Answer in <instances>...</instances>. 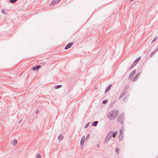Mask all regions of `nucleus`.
<instances>
[{
  "instance_id": "4be33fe9",
  "label": "nucleus",
  "mask_w": 158,
  "mask_h": 158,
  "mask_svg": "<svg viewBox=\"0 0 158 158\" xmlns=\"http://www.w3.org/2000/svg\"><path fill=\"white\" fill-rule=\"evenodd\" d=\"M63 137L62 135H60L58 137V139H60V140H61L63 139Z\"/></svg>"
},
{
  "instance_id": "f8f14e48",
  "label": "nucleus",
  "mask_w": 158,
  "mask_h": 158,
  "mask_svg": "<svg viewBox=\"0 0 158 158\" xmlns=\"http://www.w3.org/2000/svg\"><path fill=\"white\" fill-rule=\"evenodd\" d=\"M136 71V69H134L133 70L131 73L130 74L129 77V78L131 77H132L134 74L135 73Z\"/></svg>"
},
{
  "instance_id": "7c9ffc66",
  "label": "nucleus",
  "mask_w": 158,
  "mask_h": 158,
  "mask_svg": "<svg viewBox=\"0 0 158 158\" xmlns=\"http://www.w3.org/2000/svg\"><path fill=\"white\" fill-rule=\"evenodd\" d=\"M39 112V111L38 110H37L36 111V114H37Z\"/></svg>"
},
{
  "instance_id": "2eb2a0df",
  "label": "nucleus",
  "mask_w": 158,
  "mask_h": 158,
  "mask_svg": "<svg viewBox=\"0 0 158 158\" xmlns=\"http://www.w3.org/2000/svg\"><path fill=\"white\" fill-rule=\"evenodd\" d=\"M158 48V47L157 48H156L155 51H153L150 54V56L152 57L153 55L155 54V53L157 51V49Z\"/></svg>"
},
{
  "instance_id": "6e6552de",
  "label": "nucleus",
  "mask_w": 158,
  "mask_h": 158,
  "mask_svg": "<svg viewBox=\"0 0 158 158\" xmlns=\"http://www.w3.org/2000/svg\"><path fill=\"white\" fill-rule=\"evenodd\" d=\"M109 132L111 133V135L112 137L114 138L116 137L117 135V131L114 132L113 131H110Z\"/></svg>"
},
{
  "instance_id": "9b49d317",
  "label": "nucleus",
  "mask_w": 158,
  "mask_h": 158,
  "mask_svg": "<svg viewBox=\"0 0 158 158\" xmlns=\"http://www.w3.org/2000/svg\"><path fill=\"white\" fill-rule=\"evenodd\" d=\"M84 140H85V137L84 136H83L80 141V144L81 146H83L84 145Z\"/></svg>"
},
{
  "instance_id": "c85d7f7f",
  "label": "nucleus",
  "mask_w": 158,
  "mask_h": 158,
  "mask_svg": "<svg viewBox=\"0 0 158 158\" xmlns=\"http://www.w3.org/2000/svg\"><path fill=\"white\" fill-rule=\"evenodd\" d=\"M119 151V149L118 148H117L115 149V152L118 154V152Z\"/></svg>"
},
{
  "instance_id": "20e7f679",
  "label": "nucleus",
  "mask_w": 158,
  "mask_h": 158,
  "mask_svg": "<svg viewBox=\"0 0 158 158\" xmlns=\"http://www.w3.org/2000/svg\"><path fill=\"white\" fill-rule=\"evenodd\" d=\"M141 58V56H140L138 58H137L136 59L134 62L131 65V67L130 68V69H131L132 68L135 66L136 64L138 63V62H139V59H140Z\"/></svg>"
},
{
  "instance_id": "f03ea898",
  "label": "nucleus",
  "mask_w": 158,
  "mask_h": 158,
  "mask_svg": "<svg viewBox=\"0 0 158 158\" xmlns=\"http://www.w3.org/2000/svg\"><path fill=\"white\" fill-rule=\"evenodd\" d=\"M124 117L123 114L120 115L118 117L117 121L118 122H120L122 126H123L124 122Z\"/></svg>"
},
{
  "instance_id": "9d476101",
  "label": "nucleus",
  "mask_w": 158,
  "mask_h": 158,
  "mask_svg": "<svg viewBox=\"0 0 158 158\" xmlns=\"http://www.w3.org/2000/svg\"><path fill=\"white\" fill-rule=\"evenodd\" d=\"M41 67V66L40 65H37L33 67L32 69L33 71L39 69Z\"/></svg>"
},
{
  "instance_id": "cd10ccee",
  "label": "nucleus",
  "mask_w": 158,
  "mask_h": 158,
  "mask_svg": "<svg viewBox=\"0 0 158 158\" xmlns=\"http://www.w3.org/2000/svg\"><path fill=\"white\" fill-rule=\"evenodd\" d=\"M41 157V154L40 153H39L37 155V158H40Z\"/></svg>"
},
{
  "instance_id": "423d86ee",
  "label": "nucleus",
  "mask_w": 158,
  "mask_h": 158,
  "mask_svg": "<svg viewBox=\"0 0 158 158\" xmlns=\"http://www.w3.org/2000/svg\"><path fill=\"white\" fill-rule=\"evenodd\" d=\"M140 73H138L132 79V81L133 82L135 81L138 78L139 75H140Z\"/></svg>"
},
{
  "instance_id": "f3484780",
  "label": "nucleus",
  "mask_w": 158,
  "mask_h": 158,
  "mask_svg": "<svg viewBox=\"0 0 158 158\" xmlns=\"http://www.w3.org/2000/svg\"><path fill=\"white\" fill-rule=\"evenodd\" d=\"M123 137V134H120V135H119V139L120 140H122V139Z\"/></svg>"
},
{
  "instance_id": "0eeeda50",
  "label": "nucleus",
  "mask_w": 158,
  "mask_h": 158,
  "mask_svg": "<svg viewBox=\"0 0 158 158\" xmlns=\"http://www.w3.org/2000/svg\"><path fill=\"white\" fill-rule=\"evenodd\" d=\"M73 44V43L72 42L68 44L65 46V47L64 48V49L65 50H67L69 49L72 46Z\"/></svg>"
},
{
  "instance_id": "393cba45",
  "label": "nucleus",
  "mask_w": 158,
  "mask_h": 158,
  "mask_svg": "<svg viewBox=\"0 0 158 158\" xmlns=\"http://www.w3.org/2000/svg\"><path fill=\"white\" fill-rule=\"evenodd\" d=\"M89 122L87 123L85 126L84 127L85 128H87L89 126Z\"/></svg>"
},
{
  "instance_id": "a211bd4d",
  "label": "nucleus",
  "mask_w": 158,
  "mask_h": 158,
  "mask_svg": "<svg viewBox=\"0 0 158 158\" xmlns=\"http://www.w3.org/2000/svg\"><path fill=\"white\" fill-rule=\"evenodd\" d=\"M18 0H10L9 2L11 3H15Z\"/></svg>"
},
{
  "instance_id": "4468645a",
  "label": "nucleus",
  "mask_w": 158,
  "mask_h": 158,
  "mask_svg": "<svg viewBox=\"0 0 158 158\" xmlns=\"http://www.w3.org/2000/svg\"><path fill=\"white\" fill-rule=\"evenodd\" d=\"M98 123V121H95L92 123V125L93 126L96 127Z\"/></svg>"
},
{
  "instance_id": "f257e3e1",
  "label": "nucleus",
  "mask_w": 158,
  "mask_h": 158,
  "mask_svg": "<svg viewBox=\"0 0 158 158\" xmlns=\"http://www.w3.org/2000/svg\"><path fill=\"white\" fill-rule=\"evenodd\" d=\"M118 112L117 110H114L110 112L107 114V117L110 120L114 119L117 116Z\"/></svg>"
},
{
  "instance_id": "2f4dec72",
  "label": "nucleus",
  "mask_w": 158,
  "mask_h": 158,
  "mask_svg": "<svg viewBox=\"0 0 158 158\" xmlns=\"http://www.w3.org/2000/svg\"><path fill=\"white\" fill-rule=\"evenodd\" d=\"M97 147H99V146L98 144H97Z\"/></svg>"
},
{
  "instance_id": "412c9836",
  "label": "nucleus",
  "mask_w": 158,
  "mask_h": 158,
  "mask_svg": "<svg viewBox=\"0 0 158 158\" xmlns=\"http://www.w3.org/2000/svg\"><path fill=\"white\" fill-rule=\"evenodd\" d=\"M158 38V37L157 36H156L153 39L152 41V43H153L156 41L157 40Z\"/></svg>"
},
{
  "instance_id": "5701e85b",
  "label": "nucleus",
  "mask_w": 158,
  "mask_h": 158,
  "mask_svg": "<svg viewBox=\"0 0 158 158\" xmlns=\"http://www.w3.org/2000/svg\"><path fill=\"white\" fill-rule=\"evenodd\" d=\"M6 11L7 10H1V12L4 14V15H6V14L7 13H6Z\"/></svg>"
},
{
  "instance_id": "7ed1b4c3",
  "label": "nucleus",
  "mask_w": 158,
  "mask_h": 158,
  "mask_svg": "<svg viewBox=\"0 0 158 158\" xmlns=\"http://www.w3.org/2000/svg\"><path fill=\"white\" fill-rule=\"evenodd\" d=\"M111 133L110 132H109L108 134L107 135L105 139L104 140V141H103V143L104 144L107 143L109 141L112 137L111 136Z\"/></svg>"
},
{
  "instance_id": "dca6fc26",
  "label": "nucleus",
  "mask_w": 158,
  "mask_h": 158,
  "mask_svg": "<svg viewBox=\"0 0 158 158\" xmlns=\"http://www.w3.org/2000/svg\"><path fill=\"white\" fill-rule=\"evenodd\" d=\"M17 140L16 139L14 140L11 143L12 144L15 145L17 143Z\"/></svg>"
},
{
  "instance_id": "1a4fd4ad",
  "label": "nucleus",
  "mask_w": 158,
  "mask_h": 158,
  "mask_svg": "<svg viewBox=\"0 0 158 158\" xmlns=\"http://www.w3.org/2000/svg\"><path fill=\"white\" fill-rule=\"evenodd\" d=\"M127 92L125 91H124L120 95L119 97V99H120L122 98H123V96H124L125 94H126Z\"/></svg>"
},
{
  "instance_id": "6ab92c4d",
  "label": "nucleus",
  "mask_w": 158,
  "mask_h": 158,
  "mask_svg": "<svg viewBox=\"0 0 158 158\" xmlns=\"http://www.w3.org/2000/svg\"><path fill=\"white\" fill-rule=\"evenodd\" d=\"M124 131V129L123 128V126L122 127L121 129L120 130V134H123V132Z\"/></svg>"
},
{
  "instance_id": "a878e982",
  "label": "nucleus",
  "mask_w": 158,
  "mask_h": 158,
  "mask_svg": "<svg viewBox=\"0 0 158 158\" xmlns=\"http://www.w3.org/2000/svg\"><path fill=\"white\" fill-rule=\"evenodd\" d=\"M108 102V101L107 100H104L102 101V103L103 104H106Z\"/></svg>"
},
{
  "instance_id": "39448f33",
  "label": "nucleus",
  "mask_w": 158,
  "mask_h": 158,
  "mask_svg": "<svg viewBox=\"0 0 158 158\" xmlns=\"http://www.w3.org/2000/svg\"><path fill=\"white\" fill-rule=\"evenodd\" d=\"M61 0H53L50 3L51 5H54L58 3Z\"/></svg>"
},
{
  "instance_id": "bb28decb",
  "label": "nucleus",
  "mask_w": 158,
  "mask_h": 158,
  "mask_svg": "<svg viewBox=\"0 0 158 158\" xmlns=\"http://www.w3.org/2000/svg\"><path fill=\"white\" fill-rule=\"evenodd\" d=\"M127 99V96H126L125 98L123 99V100L124 101H126Z\"/></svg>"
},
{
  "instance_id": "ddd939ff",
  "label": "nucleus",
  "mask_w": 158,
  "mask_h": 158,
  "mask_svg": "<svg viewBox=\"0 0 158 158\" xmlns=\"http://www.w3.org/2000/svg\"><path fill=\"white\" fill-rule=\"evenodd\" d=\"M112 86V84H110V85H109L108 86V87H107V88H106L105 91V93H106L110 89L111 87V86Z\"/></svg>"
},
{
  "instance_id": "c756f323",
  "label": "nucleus",
  "mask_w": 158,
  "mask_h": 158,
  "mask_svg": "<svg viewBox=\"0 0 158 158\" xmlns=\"http://www.w3.org/2000/svg\"><path fill=\"white\" fill-rule=\"evenodd\" d=\"M22 121V119H21V120H20L19 122V123H20L21 121Z\"/></svg>"
},
{
  "instance_id": "b1692460",
  "label": "nucleus",
  "mask_w": 158,
  "mask_h": 158,
  "mask_svg": "<svg viewBox=\"0 0 158 158\" xmlns=\"http://www.w3.org/2000/svg\"><path fill=\"white\" fill-rule=\"evenodd\" d=\"M89 134H88L87 136H86V137L85 139L86 140V141L87 140L89 139Z\"/></svg>"
},
{
  "instance_id": "aec40b11",
  "label": "nucleus",
  "mask_w": 158,
  "mask_h": 158,
  "mask_svg": "<svg viewBox=\"0 0 158 158\" xmlns=\"http://www.w3.org/2000/svg\"><path fill=\"white\" fill-rule=\"evenodd\" d=\"M62 86V85H57L56 86L55 88L56 89H59Z\"/></svg>"
}]
</instances>
